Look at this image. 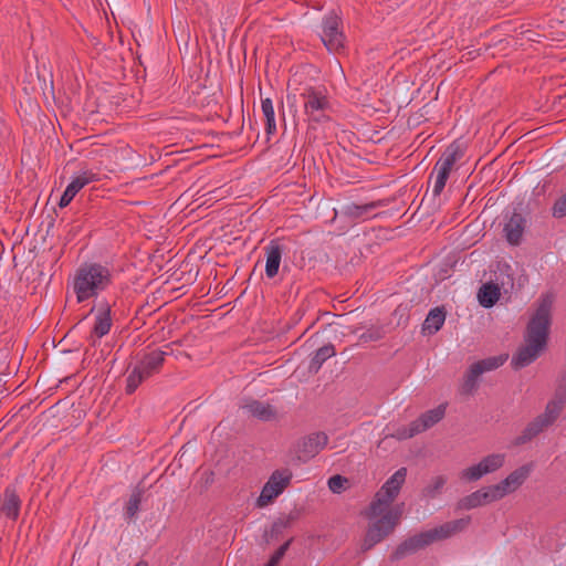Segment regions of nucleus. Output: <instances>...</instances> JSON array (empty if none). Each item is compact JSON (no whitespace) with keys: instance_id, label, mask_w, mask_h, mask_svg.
<instances>
[{"instance_id":"obj_1","label":"nucleus","mask_w":566,"mask_h":566,"mask_svg":"<svg viewBox=\"0 0 566 566\" xmlns=\"http://www.w3.org/2000/svg\"><path fill=\"white\" fill-rule=\"evenodd\" d=\"M552 307L553 296L549 294L542 295L526 325L524 332L525 344L512 357L511 364L515 369L531 365L547 349L552 325Z\"/></svg>"},{"instance_id":"obj_2","label":"nucleus","mask_w":566,"mask_h":566,"mask_svg":"<svg viewBox=\"0 0 566 566\" xmlns=\"http://www.w3.org/2000/svg\"><path fill=\"white\" fill-rule=\"evenodd\" d=\"M470 523V517L459 518L447 522L438 527L413 535L402 543L390 555L392 562L403 559L405 557L417 553L418 551L429 546L436 541L451 537L452 535L463 531Z\"/></svg>"},{"instance_id":"obj_3","label":"nucleus","mask_w":566,"mask_h":566,"mask_svg":"<svg viewBox=\"0 0 566 566\" xmlns=\"http://www.w3.org/2000/svg\"><path fill=\"white\" fill-rule=\"evenodd\" d=\"M112 284L111 270L99 263H85L81 265L75 274L73 290L77 302L82 303L91 297L97 296Z\"/></svg>"},{"instance_id":"obj_4","label":"nucleus","mask_w":566,"mask_h":566,"mask_svg":"<svg viewBox=\"0 0 566 566\" xmlns=\"http://www.w3.org/2000/svg\"><path fill=\"white\" fill-rule=\"evenodd\" d=\"M406 476L407 469L400 468L379 489L375 495V499L369 505L367 516L370 520L376 518L380 516V514H382L385 511H388L389 505L399 494V491L406 481Z\"/></svg>"},{"instance_id":"obj_5","label":"nucleus","mask_w":566,"mask_h":566,"mask_svg":"<svg viewBox=\"0 0 566 566\" xmlns=\"http://www.w3.org/2000/svg\"><path fill=\"white\" fill-rule=\"evenodd\" d=\"M380 515L381 517L369 525L360 546L361 552L371 549L376 544L380 543L394 532L399 522L401 510L397 506L392 510L385 511Z\"/></svg>"},{"instance_id":"obj_6","label":"nucleus","mask_w":566,"mask_h":566,"mask_svg":"<svg viewBox=\"0 0 566 566\" xmlns=\"http://www.w3.org/2000/svg\"><path fill=\"white\" fill-rule=\"evenodd\" d=\"M463 156V150L457 144H451L444 153L441 155L439 160L434 166V171H437L436 181L432 189V195L434 197L440 196L442 190L446 187L449 175L454 166V164Z\"/></svg>"},{"instance_id":"obj_7","label":"nucleus","mask_w":566,"mask_h":566,"mask_svg":"<svg viewBox=\"0 0 566 566\" xmlns=\"http://www.w3.org/2000/svg\"><path fill=\"white\" fill-rule=\"evenodd\" d=\"M293 474L290 470H275L264 484L260 496L256 500L259 507L266 506L277 497L291 483Z\"/></svg>"},{"instance_id":"obj_8","label":"nucleus","mask_w":566,"mask_h":566,"mask_svg":"<svg viewBox=\"0 0 566 566\" xmlns=\"http://www.w3.org/2000/svg\"><path fill=\"white\" fill-rule=\"evenodd\" d=\"M328 442L324 432H314L302 438L295 446L294 464H303L313 459Z\"/></svg>"},{"instance_id":"obj_9","label":"nucleus","mask_w":566,"mask_h":566,"mask_svg":"<svg viewBox=\"0 0 566 566\" xmlns=\"http://www.w3.org/2000/svg\"><path fill=\"white\" fill-rule=\"evenodd\" d=\"M340 18L334 12H331L323 19L321 39L329 52L337 53L344 49L345 36L340 30Z\"/></svg>"},{"instance_id":"obj_10","label":"nucleus","mask_w":566,"mask_h":566,"mask_svg":"<svg viewBox=\"0 0 566 566\" xmlns=\"http://www.w3.org/2000/svg\"><path fill=\"white\" fill-rule=\"evenodd\" d=\"M505 454L492 453L483 458L478 464L464 469L460 478L462 480L473 482L480 480L483 475L493 473L503 467Z\"/></svg>"},{"instance_id":"obj_11","label":"nucleus","mask_w":566,"mask_h":566,"mask_svg":"<svg viewBox=\"0 0 566 566\" xmlns=\"http://www.w3.org/2000/svg\"><path fill=\"white\" fill-rule=\"evenodd\" d=\"M304 109L308 120L321 123L327 119L325 109L328 107L327 98L319 92L310 88L303 94Z\"/></svg>"},{"instance_id":"obj_12","label":"nucleus","mask_w":566,"mask_h":566,"mask_svg":"<svg viewBox=\"0 0 566 566\" xmlns=\"http://www.w3.org/2000/svg\"><path fill=\"white\" fill-rule=\"evenodd\" d=\"M525 227V217L521 212L514 210L507 222L504 224L503 231L505 233L506 241L511 245H518L521 243Z\"/></svg>"},{"instance_id":"obj_13","label":"nucleus","mask_w":566,"mask_h":566,"mask_svg":"<svg viewBox=\"0 0 566 566\" xmlns=\"http://www.w3.org/2000/svg\"><path fill=\"white\" fill-rule=\"evenodd\" d=\"M283 251L284 249L280 244L279 240H271L270 243L265 247V274L269 279H273L277 275Z\"/></svg>"},{"instance_id":"obj_14","label":"nucleus","mask_w":566,"mask_h":566,"mask_svg":"<svg viewBox=\"0 0 566 566\" xmlns=\"http://www.w3.org/2000/svg\"><path fill=\"white\" fill-rule=\"evenodd\" d=\"M531 465L525 464L511 472L504 480L497 483L503 496L520 488L531 473Z\"/></svg>"},{"instance_id":"obj_15","label":"nucleus","mask_w":566,"mask_h":566,"mask_svg":"<svg viewBox=\"0 0 566 566\" xmlns=\"http://www.w3.org/2000/svg\"><path fill=\"white\" fill-rule=\"evenodd\" d=\"M96 180V175L93 172L85 171L82 175L77 176L72 180L71 184L66 187L64 190L59 207L64 208L70 205V202L73 200V198L76 196V193L86 185H88L91 181Z\"/></svg>"},{"instance_id":"obj_16","label":"nucleus","mask_w":566,"mask_h":566,"mask_svg":"<svg viewBox=\"0 0 566 566\" xmlns=\"http://www.w3.org/2000/svg\"><path fill=\"white\" fill-rule=\"evenodd\" d=\"M446 410L447 403H440L436 408L421 413L416 420H413L416 424L415 430L421 433L432 428L434 424H437L444 418Z\"/></svg>"},{"instance_id":"obj_17","label":"nucleus","mask_w":566,"mask_h":566,"mask_svg":"<svg viewBox=\"0 0 566 566\" xmlns=\"http://www.w3.org/2000/svg\"><path fill=\"white\" fill-rule=\"evenodd\" d=\"M166 355V352L155 349L150 353L145 354L139 364L136 366L142 370V373H144V375H146L149 378L150 376L159 371L165 361Z\"/></svg>"},{"instance_id":"obj_18","label":"nucleus","mask_w":566,"mask_h":566,"mask_svg":"<svg viewBox=\"0 0 566 566\" xmlns=\"http://www.w3.org/2000/svg\"><path fill=\"white\" fill-rule=\"evenodd\" d=\"M380 201L357 205L354 202L346 203L340 208V214L352 220L364 219L370 214L376 208L380 207Z\"/></svg>"},{"instance_id":"obj_19","label":"nucleus","mask_w":566,"mask_h":566,"mask_svg":"<svg viewBox=\"0 0 566 566\" xmlns=\"http://www.w3.org/2000/svg\"><path fill=\"white\" fill-rule=\"evenodd\" d=\"M112 327V317H111V305L107 302L101 304L98 312L96 314L95 325L92 331V336H96L101 338L108 334Z\"/></svg>"},{"instance_id":"obj_20","label":"nucleus","mask_w":566,"mask_h":566,"mask_svg":"<svg viewBox=\"0 0 566 566\" xmlns=\"http://www.w3.org/2000/svg\"><path fill=\"white\" fill-rule=\"evenodd\" d=\"M21 501L13 488H7L3 492L1 512L10 520L15 521L19 517Z\"/></svg>"},{"instance_id":"obj_21","label":"nucleus","mask_w":566,"mask_h":566,"mask_svg":"<svg viewBox=\"0 0 566 566\" xmlns=\"http://www.w3.org/2000/svg\"><path fill=\"white\" fill-rule=\"evenodd\" d=\"M244 408L255 418L262 421L274 420L277 416L276 409L269 405L259 400H251L248 402Z\"/></svg>"},{"instance_id":"obj_22","label":"nucleus","mask_w":566,"mask_h":566,"mask_svg":"<svg viewBox=\"0 0 566 566\" xmlns=\"http://www.w3.org/2000/svg\"><path fill=\"white\" fill-rule=\"evenodd\" d=\"M446 321V312L443 308L434 307L430 310L428 313L423 324L422 332L423 334L433 335L436 334L443 325Z\"/></svg>"},{"instance_id":"obj_23","label":"nucleus","mask_w":566,"mask_h":566,"mask_svg":"<svg viewBox=\"0 0 566 566\" xmlns=\"http://www.w3.org/2000/svg\"><path fill=\"white\" fill-rule=\"evenodd\" d=\"M336 355V350L333 344L328 343L319 347L311 358L308 370L310 373L317 374L322 368L323 364L331 357Z\"/></svg>"},{"instance_id":"obj_24","label":"nucleus","mask_w":566,"mask_h":566,"mask_svg":"<svg viewBox=\"0 0 566 566\" xmlns=\"http://www.w3.org/2000/svg\"><path fill=\"white\" fill-rule=\"evenodd\" d=\"M501 291L497 284L485 283L483 284L478 293L479 303L485 307H492L500 298Z\"/></svg>"},{"instance_id":"obj_25","label":"nucleus","mask_w":566,"mask_h":566,"mask_svg":"<svg viewBox=\"0 0 566 566\" xmlns=\"http://www.w3.org/2000/svg\"><path fill=\"white\" fill-rule=\"evenodd\" d=\"M482 375L481 369L478 365H474V363L469 367L467 370L463 382L461 385V392L464 395H472L476 388L479 378Z\"/></svg>"},{"instance_id":"obj_26","label":"nucleus","mask_w":566,"mask_h":566,"mask_svg":"<svg viewBox=\"0 0 566 566\" xmlns=\"http://www.w3.org/2000/svg\"><path fill=\"white\" fill-rule=\"evenodd\" d=\"M563 408L564 400L562 398L553 399L547 402L545 411L538 415V417L549 427L557 420Z\"/></svg>"},{"instance_id":"obj_27","label":"nucleus","mask_w":566,"mask_h":566,"mask_svg":"<svg viewBox=\"0 0 566 566\" xmlns=\"http://www.w3.org/2000/svg\"><path fill=\"white\" fill-rule=\"evenodd\" d=\"M262 113L265 117V132L272 135L276 132L275 113L271 98H264L261 103Z\"/></svg>"},{"instance_id":"obj_28","label":"nucleus","mask_w":566,"mask_h":566,"mask_svg":"<svg viewBox=\"0 0 566 566\" xmlns=\"http://www.w3.org/2000/svg\"><path fill=\"white\" fill-rule=\"evenodd\" d=\"M143 493H144V491L140 489H136L132 493L129 500L126 503V507H125L124 514H125L126 520L132 521L136 517V514L139 511V505L142 503Z\"/></svg>"},{"instance_id":"obj_29","label":"nucleus","mask_w":566,"mask_h":566,"mask_svg":"<svg viewBox=\"0 0 566 566\" xmlns=\"http://www.w3.org/2000/svg\"><path fill=\"white\" fill-rule=\"evenodd\" d=\"M291 522H292L291 516L287 518H279L277 521H275L272 524L271 530L264 532L263 536H264L265 542L271 543L272 541L277 539L282 535L284 530L291 525Z\"/></svg>"},{"instance_id":"obj_30","label":"nucleus","mask_w":566,"mask_h":566,"mask_svg":"<svg viewBox=\"0 0 566 566\" xmlns=\"http://www.w3.org/2000/svg\"><path fill=\"white\" fill-rule=\"evenodd\" d=\"M476 493L482 505L504 497L497 484L480 489L476 491Z\"/></svg>"},{"instance_id":"obj_31","label":"nucleus","mask_w":566,"mask_h":566,"mask_svg":"<svg viewBox=\"0 0 566 566\" xmlns=\"http://www.w3.org/2000/svg\"><path fill=\"white\" fill-rule=\"evenodd\" d=\"M148 377L142 373V370L135 366L129 373L126 379L125 391L127 395H132L138 388V386Z\"/></svg>"},{"instance_id":"obj_32","label":"nucleus","mask_w":566,"mask_h":566,"mask_svg":"<svg viewBox=\"0 0 566 566\" xmlns=\"http://www.w3.org/2000/svg\"><path fill=\"white\" fill-rule=\"evenodd\" d=\"M506 360V356H492L484 359H481L474 365H478L481 369V373L484 374L486 371H492L501 367Z\"/></svg>"},{"instance_id":"obj_33","label":"nucleus","mask_w":566,"mask_h":566,"mask_svg":"<svg viewBox=\"0 0 566 566\" xmlns=\"http://www.w3.org/2000/svg\"><path fill=\"white\" fill-rule=\"evenodd\" d=\"M446 482L447 479L443 475H437L432 478L428 485L423 489V493L429 497H434L440 493Z\"/></svg>"},{"instance_id":"obj_34","label":"nucleus","mask_w":566,"mask_h":566,"mask_svg":"<svg viewBox=\"0 0 566 566\" xmlns=\"http://www.w3.org/2000/svg\"><path fill=\"white\" fill-rule=\"evenodd\" d=\"M382 327L371 326L358 336L360 343L377 342L384 337Z\"/></svg>"},{"instance_id":"obj_35","label":"nucleus","mask_w":566,"mask_h":566,"mask_svg":"<svg viewBox=\"0 0 566 566\" xmlns=\"http://www.w3.org/2000/svg\"><path fill=\"white\" fill-rule=\"evenodd\" d=\"M479 506H482V504L480 502L476 491L462 497L458 503V509L460 510H472Z\"/></svg>"},{"instance_id":"obj_36","label":"nucleus","mask_w":566,"mask_h":566,"mask_svg":"<svg viewBox=\"0 0 566 566\" xmlns=\"http://www.w3.org/2000/svg\"><path fill=\"white\" fill-rule=\"evenodd\" d=\"M348 480L339 474L333 475L328 479V488L333 493H340L345 490Z\"/></svg>"},{"instance_id":"obj_37","label":"nucleus","mask_w":566,"mask_h":566,"mask_svg":"<svg viewBox=\"0 0 566 566\" xmlns=\"http://www.w3.org/2000/svg\"><path fill=\"white\" fill-rule=\"evenodd\" d=\"M416 424L415 422H410L408 427H401L396 430V432L392 434V437L397 438L398 440H405L415 437L419 433V431H416Z\"/></svg>"},{"instance_id":"obj_38","label":"nucleus","mask_w":566,"mask_h":566,"mask_svg":"<svg viewBox=\"0 0 566 566\" xmlns=\"http://www.w3.org/2000/svg\"><path fill=\"white\" fill-rule=\"evenodd\" d=\"M535 437H537V434L534 432V430L531 427L526 426L525 429L522 431V433L515 438L514 444L515 446L525 444V443L530 442L531 440H533Z\"/></svg>"},{"instance_id":"obj_39","label":"nucleus","mask_w":566,"mask_h":566,"mask_svg":"<svg viewBox=\"0 0 566 566\" xmlns=\"http://www.w3.org/2000/svg\"><path fill=\"white\" fill-rule=\"evenodd\" d=\"M553 216L563 218L566 216V193L558 198L553 206Z\"/></svg>"},{"instance_id":"obj_40","label":"nucleus","mask_w":566,"mask_h":566,"mask_svg":"<svg viewBox=\"0 0 566 566\" xmlns=\"http://www.w3.org/2000/svg\"><path fill=\"white\" fill-rule=\"evenodd\" d=\"M291 543H292V538L286 541L283 545H281L275 551V553L271 556V558L269 560L274 563V564H276V565H279L281 559L284 557L286 551L289 549Z\"/></svg>"},{"instance_id":"obj_41","label":"nucleus","mask_w":566,"mask_h":566,"mask_svg":"<svg viewBox=\"0 0 566 566\" xmlns=\"http://www.w3.org/2000/svg\"><path fill=\"white\" fill-rule=\"evenodd\" d=\"M527 426L531 427L537 436L541 432H543L546 428H548V426L538 416L534 420H532Z\"/></svg>"},{"instance_id":"obj_42","label":"nucleus","mask_w":566,"mask_h":566,"mask_svg":"<svg viewBox=\"0 0 566 566\" xmlns=\"http://www.w3.org/2000/svg\"><path fill=\"white\" fill-rule=\"evenodd\" d=\"M135 566H148L146 560H139Z\"/></svg>"},{"instance_id":"obj_43","label":"nucleus","mask_w":566,"mask_h":566,"mask_svg":"<svg viewBox=\"0 0 566 566\" xmlns=\"http://www.w3.org/2000/svg\"><path fill=\"white\" fill-rule=\"evenodd\" d=\"M264 566H277V565L269 560Z\"/></svg>"}]
</instances>
